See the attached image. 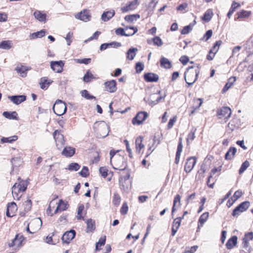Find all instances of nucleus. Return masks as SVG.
Wrapping results in <instances>:
<instances>
[{
    "mask_svg": "<svg viewBox=\"0 0 253 253\" xmlns=\"http://www.w3.org/2000/svg\"><path fill=\"white\" fill-rule=\"evenodd\" d=\"M95 132L98 134L99 137H106L109 132L110 127L104 121L96 122L93 126Z\"/></svg>",
    "mask_w": 253,
    "mask_h": 253,
    "instance_id": "1",
    "label": "nucleus"
},
{
    "mask_svg": "<svg viewBox=\"0 0 253 253\" xmlns=\"http://www.w3.org/2000/svg\"><path fill=\"white\" fill-rule=\"evenodd\" d=\"M199 73H200V70H199L198 67L195 69L193 66L189 67L185 73V80L186 83L189 85L193 84L197 80Z\"/></svg>",
    "mask_w": 253,
    "mask_h": 253,
    "instance_id": "2",
    "label": "nucleus"
},
{
    "mask_svg": "<svg viewBox=\"0 0 253 253\" xmlns=\"http://www.w3.org/2000/svg\"><path fill=\"white\" fill-rule=\"evenodd\" d=\"M54 113L57 116H62L67 111L66 103L63 101L57 99L53 106Z\"/></svg>",
    "mask_w": 253,
    "mask_h": 253,
    "instance_id": "3",
    "label": "nucleus"
},
{
    "mask_svg": "<svg viewBox=\"0 0 253 253\" xmlns=\"http://www.w3.org/2000/svg\"><path fill=\"white\" fill-rule=\"evenodd\" d=\"M23 240V236L20 234H17L14 238L8 243V246L10 248H12L14 250H17L21 246Z\"/></svg>",
    "mask_w": 253,
    "mask_h": 253,
    "instance_id": "4",
    "label": "nucleus"
},
{
    "mask_svg": "<svg viewBox=\"0 0 253 253\" xmlns=\"http://www.w3.org/2000/svg\"><path fill=\"white\" fill-rule=\"evenodd\" d=\"M65 65L64 61H51L50 62L51 69L57 73H61L63 71V67Z\"/></svg>",
    "mask_w": 253,
    "mask_h": 253,
    "instance_id": "5",
    "label": "nucleus"
},
{
    "mask_svg": "<svg viewBox=\"0 0 253 253\" xmlns=\"http://www.w3.org/2000/svg\"><path fill=\"white\" fill-rule=\"evenodd\" d=\"M148 114L145 111L138 112L132 119V122L133 125H141L146 119Z\"/></svg>",
    "mask_w": 253,
    "mask_h": 253,
    "instance_id": "6",
    "label": "nucleus"
},
{
    "mask_svg": "<svg viewBox=\"0 0 253 253\" xmlns=\"http://www.w3.org/2000/svg\"><path fill=\"white\" fill-rule=\"evenodd\" d=\"M53 135L56 142V146L58 149H60L65 144L63 135L61 133L60 131L56 130L54 131Z\"/></svg>",
    "mask_w": 253,
    "mask_h": 253,
    "instance_id": "7",
    "label": "nucleus"
},
{
    "mask_svg": "<svg viewBox=\"0 0 253 253\" xmlns=\"http://www.w3.org/2000/svg\"><path fill=\"white\" fill-rule=\"evenodd\" d=\"M75 17L76 19H79L84 22H87L90 20L91 14L87 9H84L80 12L77 13Z\"/></svg>",
    "mask_w": 253,
    "mask_h": 253,
    "instance_id": "8",
    "label": "nucleus"
},
{
    "mask_svg": "<svg viewBox=\"0 0 253 253\" xmlns=\"http://www.w3.org/2000/svg\"><path fill=\"white\" fill-rule=\"evenodd\" d=\"M249 206V202L246 201L242 203L233 210L232 215L233 216H238L240 213L246 211Z\"/></svg>",
    "mask_w": 253,
    "mask_h": 253,
    "instance_id": "9",
    "label": "nucleus"
},
{
    "mask_svg": "<svg viewBox=\"0 0 253 253\" xmlns=\"http://www.w3.org/2000/svg\"><path fill=\"white\" fill-rule=\"evenodd\" d=\"M76 233V231L73 229L66 231L62 237L63 243L69 244L75 238Z\"/></svg>",
    "mask_w": 253,
    "mask_h": 253,
    "instance_id": "10",
    "label": "nucleus"
},
{
    "mask_svg": "<svg viewBox=\"0 0 253 253\" xmlns=\"http://www.w3.org/2000/svg\"><path fill=\"white\" fill-rule=\"evenodd\" d=\"M104 84L105 90L110 93H114L117 90V83L114 80L105 82Z\"/></svg>",
    "mask_w": 253,
    "mask_h": 253,
    "instance_id": "11",
    "label": "nucleus"
},
{
    "mask_svg": "<svg viewBox=\"0 0 253 253\" xmlns=\"http://www.w3.org/2000/svg\"><path fill=\"white\" fill-rule=\"evenodd\" d=\"M222 42L218 41L214 44L212 49L209 52V54L207 56V59L209 60H212L215 54L219 49V46L221 45Z\"/></svg>",
    "mask_w": 253,
    "mask_h": 253,
    "instance_id": "12",
    "label": "nucleus"
},
{
    "mask_svg": "<svg viewBox=\"0 0 253 253\" xmlns=\"http://www.w3.org/2000/svg\"><path fill=\"white\" fill-rule=\"evenodd\" d=\"M196 158L194 157L187 159L184 167L185 171L186 172H190L196 164Z\"/></svg>",
    "mask_w": 253,
    "mask_h": 253,
    "instance_id": "13",
    "label": "nucleus"
},
{
    "mask_svg": "<svg viewBox=\"0 0 253 253\" xmlns=\"http://www.w3.org/2000/svg\"><path fill=\"white\" fill-rule=\"evenodd\" d=\"M9 99L16 105H19L26 100L24 95H12L8 97Z\"/></svg>",
    "mask_w": 253,
    "mask_h": 253,
    "instance_id": "14",
    "label": "nucleus"
},
{
    "mask_svg": "<svg viewBox=\"0 0 253 253\" xmlns=\"http://www.w3.org/2000/svg\"><path fill=\"white\" fill-rule=\"evenodd\" d=\"M33 15L35 19L41 22L45 23L46 21V14L43 11L36 10L33 13Z\"/></svg>",
    "mask_w": 253,
    "mask_h": 253,
    "instance_id": "15",
    "label": "nucleus"
},
{
    "mask_svg": "<svg viewBox=\"0 0 253 253\" xmlns=\"http://www.w3.org/2000/svg\"><path fill=\"white\" fill-rule=\"evenodd\" d=\"M231 114V110L229 107H223L217 111V115L221 117L229 118Z\"/></svg>",
    "mask_w": 253,
    "mask_h": 253,
    "instance_id": "16",
    "label": "nucleus"
},
{
    "mask_svg": "<svg viewBox=\"0 0 253 253\" xmlns=\"http://www.w3.org/2000/svg\"><path fill=\"white\" fill-rule=\"evenodd\" d=\"M17 210L16 204L14 202L9 203L7 207L6 214L8 217H12L14 215V211Z\"/></svg>",
    "mask_w": 253,
    "mask_h": 253,
    "instance_id": "17",
    "label": "nucleus"
},
{
    "mask_svg": "<svg viewBox=\"0 0 253 253\" xmlns=\"http://www.w3.org/2000/svg\"><path fill=\"white\" fill-rule=\"evenodd\" d=\"M29 69L28 67L22 65L21 64L18 65L15 68V70L17 73L23 78L26 77L27 72Z\"/></svg>",
    "mask_w": 253,
    "mask_h": 253,
    "instance_id": "18",
    "label": "nucleus"
},
{
    "mask_svg": "<svg viewBox=\"0 0 253 253\" xmlns=\"http://www.w3.org/2000/svg\"><path fill=\"white\" fill-rule=\"evenodd\" d=\"M144 79L147 82H156L158 81L159 76L154 73H148L144 75Z\"/></svg>",
    "mask_w": 253,
    "mask_h": 253,
    "instance_id": "19",
    "label": "nucleus"
},
{
    "mask_svg": "<svg viewBox=\"0 0 253 253\" xmlns=\"http://www.w3.org/2000/svg\"><path fill=\"white\" fill-rule=\"evenodd\" d=\"M137 0H134L129 2L126 6L121 8V11L123 13H126L135 8L137 4Z\"/></svg>",
    "mask_w": 253,
    "mask_h": 253,
    "instance_id": "20",
    "label": "nucleus"
},
{
    "mask_svg": "<svg viewBox=\"0 0 253 253\" xmlns=\"http://www.w3.org/2000/svg\"><path fill=\"white\" fill-rule=\"evenodd\" d=\"M52 83V81L48 80L47 77H44L41 79L40 85L41 88L43 90L47 89L49 85Z\"/></svg>",
    "mask_w": 253,
    "mask_h": 253,
    "instance_id": "21",
    "label": "nucleus"
},
{
    "mask_svg": "<svg viewBox=\"0 0 253 253\" xmlns=\"http://www.w3.org/2000/svg\"><path fill=\"white\" fill-rule=\"evenodd\" d=\"M115 14L114 10L104 11L101 15V19L104 22H107L112 18L115 15Z\"/></svg>",
    "mask_w": 253,
    "mask_h": 253,
    "instance_id": "22",
    "label": "nucleus"
},
{
    "mask_svg": "<svg viewBox=\"0 0 253 253\" xmlns=\"http://www.w3.org/2000/svg\"><path fill=\"white\" fill-rule=\"evenodd\" d=\"M10 162L12 165V170H13L14 169L19 167L22 165L23 161L20 157H18L11 159Z\"/></svg>",
    "mask_w": 253,
    "mask_h": 253,
    "instance_id": "23",
    "label": "nucleus"
},
{
    "mask_svg": "<svg viewBox=\"0 0 253 253\" xmlns=\"http://www.w3.org/2000/svg\"><path fill=\"white\" fill-rule=\"evenodd\" d=\"M75 153V149L71 147H66L62 152V154L66 157H71Z\"/></svg>",
    "mask_w": 253,
    "mask_h": 253,
    "instance_id": "24",
    "label": "nucleus"
},
{
    "mask_svg": "<svg viewBox=\"0 0 253 253\" xmlns=\"http://www.w3.org/2000/svg\"><path fill=\"white\" fill-rule=\"evenodd\" d=\"M86 232L87 233L91 232L95 229V221L91 218L88 219L86 221Z\"/></svg>",
    "mask_w": 253,
    "mask_h": 253,
    "instance_id": "25",
    "label": "nucleus"
},
{
    "mask_svg": "<svg viewBox=\"0 0 253 253\" xmlns=\"http://www.w3.org/2000/svg\"><path fill=\"white\" fill-rule=\"evenodd\" d=\"M160 63L161 67L165 69H170L172 67V64L170 61L164 57L161 58Z\"/></svg>",
    "mask_w": 253,
    "mask_h": 253,
    "instance_id": "26",
    "label": "nucleus"
},
{
    "mask_svg": "<svg viewBox=\"0 0 253 253\" xmlns=\"http://www.w3.org/2000/svg\"><path fill=\"white\" fill-rule=\"evenodd\" d=\"M138 51L137 48L131 47L126 52V58L129 60H132L134 59L136 54V52Z\"/></svg>",
    "mask_w": 253,
    "mask_h": 253,
    "instance_id": "27",
    "label": "nucleus"
},
{
    "mask_svg": "<svg viewBox=\"0 0 253 253\" xmlns=\"http://www.w3.org/2000/svg\"><path fill=\"white\" fill-rule=\"evenodd\" d=\"M12 46V42L9 40L2 41L0 42V49L9 50Z\"/></svg>",
    "mask_w": 253,
    "mask_h": 253,
    "instance_id": "28",
    "label": "nucleus"
},
{
    "mask_svg": "<svg viewBox=\"0 0 253 253\" xmlns=\"http://www.w3.org/2000/svg\"><path fill=\"white\" fill-rule=\"evenodd\" d=\"M16 184L15 183L12 187V194L14 200H19L21 197V195H19L21 192L16 187Z\"/></svg>",
    "mask_w": 253,
    "mask_h": 253,
    "instance_id": "29",
    "label": "nucleus"
},
{
    "mask_svg": "<svg viewBox=\"0 0 253 253\" xmlns=\"http://www.w3.org/2000/svg\"><path fill=\"white\" fill-rule=\"evenodd\" d=\"M2 115L5 118L9 120H18L17 113L15 111L12 112L5 111L3 112Z\"/></svg>",
    "mask_w": 253,
    "mask_h": 253,
    "instance_id": "30",
    "label": "nucleus"
},
{
    "mask_svg": "<svg viewBox=\"0 0 253 253\" xmlns=\"http://www.w3.org/2000/svg\"><path fill=\"white\" fill-rule=\"evenodd\" d=\"M31 226H35L36 230L40 229L42 225V221L40 218H36L32 220L29 223Z\"/></svg>",
    "mask_w": 253,
    "mask_h": 253,
    "instance_id": "31",
    "label": "nucleus"
},
{
    "mask_svg": "<svg viewBox=\"0 0 253 253\" xmlns=\"http://www.w3.org/2000/svg\"><path fill=\"white\" fill-rule=\"evenodd\" d=\"M45 30L44 29H42L40 31L33 33L30 35V38L31 40L36 39L37 38H41L45 36Z\"/></svg>",
    "mask_w": 253,
    "mask_h": 253,
    "instance_id": "32",
    "label": "nucleus"
},
{
    "mask_svg": "<svg viewBox=\"0 0 253 253\" xmlns=\"http://www.w3.org/2000/svg\"><path fill=\"white\" fill-rule=\"evenodd\" d=\"M237 243V237L236 236L232 237L227 242L226 244V248L228 249H232Z\"/></svg>",
    "mask_w": 253,
    "mask_h": 253,
    "instance_id": "33",
    "label": "nucleus"
},
{
    "mask_svg": "<svg viewBox=\"0 0 253 253\" xmlns=\"http://www.w3.org/2000/svg\"><path fill=\"white\" fill-rule=\"evenodd\" d=\"M183 146L182 144V138L180 137L179 139V143L177 146V152L176 154L175 163H177L179 162L180 157L181 153L182 151Z\"/></svg>",
    "mask_w": 253,
    "mask_h": 253,
    "instance_id": "34",
    "label": "nucleus"
},
{
    "mask_svg": "<svg viewBox=\"0 0 253 253\" xmlns=\"http://www.w3.org/2000/svg\"><path fill=\"white\" fill-rule=\"evenodd\" d=\"M213 11L211 9H208L202 17V20L206 22H209L213 16Z\"/></svg>",
    "mask_w": 253,
    "mask_h": 253,
    "instance_id": "35",
    "label": "nucleus"
},
{
    "mask_svg": "<svg viewBox=\"0 0 253 253\" xmlns=\"http://www.w3.org/2000/svg\"><path fill=\"white\" fill-rule=\"evenodd\" d=\"M209 213L208 212H206L203 213L200 217L198 221V228L202 227L203 224L207 220L209 217Z\"/></svg>",
    "mask_w": 253,
    "mask_h": 253,
    "instance_id": "36",
    "label": "nucleus"
},
{
    "mask_svg": "<svg viewBox=\"0 0 253 253\" xmlns=\"http://www.w3.org/2000/svg\"><path fill=\"white\" fill-rule=\"evenodd\" d=\"M143 137L139 136L135 140V145L136 152L138 153H140V150L144 147V145L142 143Z\"/></svg>",
    "mask_w": 253,
    "mask_h": 253,
    "instance_id": "37",
    "label": "nucleus"
},
{
    "mask_svg": "<svg viewBox=\"0 0 253 253\" xmlns=\"http://www.w3.org/2000/svg\"><path fill=\"white\" fill-rule=\"evenodd\" d=\"M236 149L235 147H231L227 152L225 155V158L226 160L232 159L236 153Z\"/></svg>",
    "mask_w": 253,
    "mask_h": 253,
    "instance_id": "38",
    "label": "nucleus"
},
{
    "mask_svg": "<svg viewBox=\"0 0 253 253\" xmlns=\"http://www.w3.org/2000/svg\"><path fill=\"white\" fill-rule=\"evenodd\" d=\"M253 239V232H251L246 233L245 235L244 240V247H247L249 246V242Z\"/></svg>",
    "mask_w": 253,
    "mask_h": 253,
    "instance_id": "39",
    "label": "nucleus"
},
{
    "mask_svg": "<svg viewBox=\"0 0 253 253\" xmlns=\"http://www.w3.org/2000/svg\"><path fill=\"white\" fill-rule=\"evenodd\" d=\"M18 139V136L17 135H13L8 137H2L0 139L1 143H12Z\"/></svg>",
    "mask_w": 253,
    "mask_h": 253,
    "instance_id": "40",
    "label": "nucleus"
},
{
    "mask_svg": "<svg viewBox=\"0 0 253 253\" xmlns=\"http://www.w3.org/2000/svg\"><path fill=\"white\" fill-rule=\"evenodd\" d=\"M236 81V77H232L230 78L228 81V82L225 85L223 88V91L226 92L234 84Z\"/></svg>",
    "mask_w": 253,
    "mask_h": 253,
    "instance_id": "41",
    "label": "nucleus"
},
{
    "mask_svg": "<svg viewBox=\"0 0 253 253\" xmlns=\"http://www.w3.org/2000/svg\"><path fill=\"white\" fill-rule=\"evenodd\" d=\"M140 15L138 14H130L125 16V20L128 23H132L139 18Z\"/></svg>",
    "mask_w": 253,
    "mask_h": 253,
    "instance_id": "42",
    "label": "nucleus"
},
{
    "mask_svg": "<svg viewBox=\"0 0 253 253\" xmlns=\"http://www.w3.org/2000/svg\"><path fill=\"white\" fill-rule=\"evenodd\" d=\"M240 6V4L239 3H238L236 1H233L232 4L230 9L227 13V17L229 18H230L231 16L234 13V12L235 11V10L237 8L239 7Z\"/></svg>",
    "mask_w": 253,
    "mask_h": 253,
    "instance_id": "43",
    "label": "nucleus"
},
{
    "mask_svg": "<svg viewBox=\"0 0 253 253\" xmlns=\"http://www.w3.org/2000/svg\"><path fill=\"white\" fill-rule=\"evenodd\" d=\"M94 77L92 74L90 70H87L83 77V81L85 83H89L91 80L94 79Z\"/></svg>",
    "mask_w": 253,
    "mask_h": 253,
    "instance_id": "44",
    "label": "nucleus"
},
{
    "mask_svg": "<svg viewBox=\"0 0 253 253\" xmlns=\"http://www.w3.org/2000/svg\"><path fill=\"white\" fill-rule=\"evenodd\" d=\"M57 206L59 208V211H63L68 208L69 205L67 203L64 202L62 200H60Z\"/></svg>",
    "mask_w": 253,
    "mask_h": 253,
    "instance_id": "45",
    "label": "nucleus"
},
{
    "mask_svg": "<svg viewBox=\"0 0 253 253\" xmlns=\"http://www.w3.org/2000/svg\"><path fill=\"white\" fill-rule=\"evenodd\" d=\"M116 34L117 35H120L122 36H126V37H129L132 36V34H129V33H126L125 32V29L122 28H117L115 30Z\"/></svg>",
    "mask_w": 253,
    "mask_h": 253,
    "instance_id": "46",
    "label": "nucleus"
},
{
    "mask_svg": "<svg viewBox=\"0 0 253 253\" xmlns=\"http://www.w3.org/2000/svg\"><path fill=\"white\" fill-rule=\"evenodd\" d=\"M106 241V236H104L103 237H101L99 241L96 243V250H100V248L101 246H103L105 244Z\"/></svg>",
    "mask_w": 253,
    "mask_h": 253,
    "instance_id": "47",
    "label": "nucleus"
},
{
    "mask_svg": "<svg viewBox=\"0 0 253 253\" xmlns=\"http://www.w3.org/2000/svg\"><path fill=\"white\" fill-rule=\"evenodd\" d=\"M81 95L82 96L84 97V98L87 99V100H90L92 99H95V97L90 95L88 91L85 89L81 91Z\"/></svg>",
    "mask_w": 253,
    "mask_h": 253,
    "instance_id": "48",
    "label": "nucleus"
},
{
    "mask_svg": "<svg viewBox=\"0 0 253 253\" xmlns=\"http://www.w3.org/2000/svg\"><path fill=\"white\" fill-rule=\"evenodd\" d=\"M23 205L25 211H29L31 210L32 206V203L31 200L30 199L27 200L23 203Z\"/></svg>",
    "mask_w": 253,
    "mask_h": 253,
    "instance_id": "49",
    "label": "nucleus"
},
{
    "mask_svg": "<svg viewBox=\"0 0 253 253\" xmlns=\"http://www.w3.org/2000/svg\"><path fill=\"white\" fill-rule=\"evenodd\" d=\"M16 187L19 189L21 192H24L27 188V184L24 181H20L18 184H16Z\"/></svg>",
    "mask_w": 253,
    "mask_h": 253,
    "instance_id": "50",
    "label": "nucleus"
},
{
    "mask_svg": "<svg viewBox=\"0 0 253 253\" xmlns=\"http://www.w3.org/2000/svg\"><path fill=\"white\" fill-rule=\"evenodd\" d=\"M121 197L117 193H115L113 196V203L115 206H118L120 205L121 202Z\"/></svg>",
    "mask_w": 253,
    "mask_h": 253,
    "instance_id": "51",
    "label": "nucleus"
},
{
    "mask_svg": "<svg viewBox=\"0 0 253 253\" xmlns=\"http://www.w3.org/2000/svg\"><path fill=\"white\" fill-rule=\"evenodd\" d=\"M80 168V166L77 163H72L69 165L68 169L70 171H77Z\"/></svg>",
    "mask_w": 253,
    "mask_h": 253,
    "instance_id": "52",
    "label": "nucleus"
},
{
    "mask_svg": "<svg viewBox=\"0 0 253 253\" xmlns=\"http://www.w3.org/2000/svg\"><path fill=\"white\" fill-rule=\"evenodd\" d=\"M158 94H154L151 96V98L152 99H156L155 100L153 101L151 100V102H149V104L154 105L157 104L162 98H163V96H159L156 97L155 96L157 95Z\"/></svg>",
    "mask_w": 253,
    "mask_h": 253,
    "instance_id": "53",
    "label": "nucleus"
},
{
    "mask_svg": "<svg viewBox=\"0 0 253 253\" xmlns=\"http://www.w3.org/2000/svg\"><path fill=\"white\" fill-rule=\"evenodd\" d=\"M250 166V163L248 161H246L244 162L242 165H241V167L239 170V173L240 174L243 173L246 169Z\"/></svg>",
    "mask_w": 253,
    "mask_h": 253,
    "instance_id": "54",
    "label": "nucleus"
},
{
    "mask_svg": "<svg viewBox=\"0 0 253 253\" xmlns=\"http://www.w3.org/2000/svg\"><path fill=\"white\" fill-rule=\"evenodd\" d=\"M79 174L83 177H86L89 174L88 168L86 166L83 167L81 171L79 172Z\"/></svg>",
    "mask_w": 253,
    "mask_h": 253,
    "instance_id": "55",
    "label": "nucleus"
},
{
    "mask_svg": "<svg viewBox=\"0 0 253 253\" xmlns=\"http://www.w3.org/2000/svg\"><path fill=\"white\" fill-rule=\"evenodd\" d=\"M193 25L190 24L188 26L184 27L181 30V33L183 35H186L188 34L193 28Z\"/></svg>",
    "mask_w": 253,
    "mask_h": 253,
    "instance_id": "56",
    "label": "nucleus"
},
{
    "mask_svg": "<svg viewBox=\"0 0 253 253\" xmlns=\"http://www.w3.org/2000/svg\"><path fill=\"white\" fill-rule=\"evenodd\" d=\"M243 193L240 190L236 191L233 197L231 198V200L233 201V202H235L242 195Z\"/></svg>",
    "mask_w": 253,
    "mask_h": 253,
    "instance_id": "57",
    "label": "nucleus"
},
{
    "mask_svg": "<svg viewBox=\"0 0 253 253\" xmlns=\"http://www.w3.org/2000/svg\"><path fill=\"white\" fill-rule=\"evenodd\" d=\"M144 64L141 62H137L135 65L136 72L137 73H141L144 69Z\"/></svg>",
    "mask_w": 253,
    "mask_h": 253,
    "instance_id": "58",
    "label": "nucleus"
},
{
    "mask_svg": "<svg viewBox=\"0 0 253 253\" xmlns=\"http://www.w3.org/2000/svg\"><path fill=\"white\" fill-rule=\"evenodd\" d=\"M75 60L77 63L80 64H88L90 62V58L76 59Z\"/></svg>",
    "mask_w": 253,
    "mask_h": 253,
    "instance_id": "59",
    "label": "nucleus"
},
{
    "mask_svg": "<svg viewBox=\"0 0 253 253\" xmlns=\"http://www.w3.org/2000/svg\"><path fill=\"white\" fill-rule=\"evenodd\" d=\"M251 14L250 12L242 10L238 13V18L248 17Z\"/></svg>",
    "mask_w": 253,
    "mask_h": 253,
    "instance_id": "60",
    "label": "nucleus"
},
{
    "mask_svg": "<svg viewBox=\"0 0 253 253\" xmlns=\"http://www.w3.org/2000/svg\"><path fill=\"white\" fill-rule=\"evenodd\" d=\"M153 43L155 45H157V46H161L162 44H163V42H162V40L160 38V37H155L153 39Z\"/></svg>",
    "mask_w": 253,
    "mask_h": 253,
    "instance_id": "61",
    "label": "nucleus"
},
{
    "mask_svg": "<svg viewBox=\"0 0 253 253\" xmlns=\"http://www.w3.org/2000/svg\"><path fill=\"white\" fill-rule=\"evenodd\" d=\"M108 48L113 47V48H117L118 47H120L122 45L121 42H111L107 43Z\"/></svg>",
    "mask_w": 253,
    "mask_h": 253,
    "instance_id": "62",
    "label": "nucleus"
},
{
    "mask_svg": "<svg viewBox=\"0 0 253 253\" xmlns=\"http://www.w3.org/2000/svg\"><path fill=\"white\" fill-rule=\"evenodd\" d=\"M73 33L69 32L65 37V40L67 42V44L68 45H70L72 41V38L73 37Z\"/></svg>",
    "mask_w": 253,
    "mask_h": 253,
    "instance_id": "63",
    "label": "nucleus"
},
{
    "mask_svg": "<svg viewBox=\"0 0 253 253\" xmlns=\"http://www.w3.org/2000/svg\"><path fill=\"white\" fill-rule=\"evenodd\" d=\"M99 172L102 176L105 178L108 175V169L105 167H100L99 169Z\"/></svg>",
    "mask_w": 253,
    "mask_h": 253,
    "instance_id": "64",
    "label": "nucleus"
}]
</instances>
